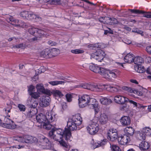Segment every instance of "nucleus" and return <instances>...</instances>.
I'll return each mask as SVG.
<instances>
[{
    "instance_id": "2eb2a0df",
    "label": "nucleus",
    "mask_w": 151,
    "mask_h": 151,
    "mask_svg": "<svg viewBox=\"0 0 151 151\" xmlns=\"http://www.w3.org/2000/svg\"><path fill=\"white\" fill-rule=\"evenodd\" d=\"M36 118L37 122L41 125L43 124L46 122V117L45 115L40 114L36 116Z\"/></svg>"
},
{
    "instance_id": "423d86ee",
    "label": "nucleus",
    "mask_w": 151,
    "mask_h": 151,
    "mask_svg": "<svg viewBox=\"0 0 151 151\" xmlns=\"http://www.w3.org/2000/svg\"><path fill=\"white\" fill-rule=\"evenodd\" d=\"M90 98V96L87 95L79 96L78 100L79 106L82 108L88 105Z\"/></svg>"
},
{
    "instance_id": "412c9836",
    "label": "nucleus",
    "mask_w": 151,
    "mask_h": 151,
    "mask_svg": "<svg viewBox=\"0 0 151 151\" xmlns=\"http://www.w3.org/2000/svg\"><path fill=\"white\" fill-rule=\"evenodd\" d=\"M50 50L47 49L42 51L40 53V56L46 58H50Z\"/></svg>"
},
{
    "instance_id": "79ce46f5",
    "label": "nucleus",
    "mask_w": 151,
    "mask_h": 151,
    "mask_svg": "<svg viewBox=\"0 0 151 151\" xmlns=\"http://www.w3.org/2000/svg\"><path fill=\"white\" fill-rule=\"evenodd\" d=\"M143 132L146 135H149L151 134V129L149 128L145 127L143 129Z\"/></svg>"
},
{
    "instance_id": "9d476101",
    "label": "nucleus",
    "mask_w": 151,
    "mask_h": 151,
    "mask_svg": "<svg viewBox=\"0 0 151 151\" xmlns=\"http://www.w3.org/2000/svg\"><path fill=\"white\" fill-rule=\"evenodd\" d=\"M50 101V99L49 96H43L40 99V105L42 107H46L49 105Z\"/></svg>"
},
{
    "instance_id": "7ed1b4c3",
    "label": "nucleus",
    "mask_w": 151,
    "mask_h": 151,
    "mask_svg": "<svg viewBox=\"0 0 151 151\" xmlns=\"http://www.w3.org/2000/svg\"><path fill=\"white\" fill-rule=\"evenodd\" d=\"M20 16L24 19H35L37 21L41 20V18L30 12L23 11L21 12L20 14Z\"/></svg>"
},
{
    "instance_id": "6e6d98bb",
    "label": "nucleus",
    "mask_w": 151,
    "mask_h": 151,
    "mask_svg": "<svg viewBox=\"0 0 151 151\" xmlns=\"http://www.w3.org/2000/svg\"><path fill=\"white\" fill-rule=\"evenodd\" d=\"M17 25L16 26L22 27L23 28L26 27V24L24 22H22V21H19Z\"/></svg>"
},
{
    "instance_id": "39448f33",
    "label": "nucleus",
    "mask_w": 151,
    "mask_h": 151,
    "mask_svg": "<svg viewBox=\"0 0 151 151\" xmlns=\"http://www.w3.org/2000/svg\"><path fill=\"white\" fill-rule=\"evenodd\" d=\"M18 140L21 142L28 143H36L38 142V139L35 137L28 135H24L18 138Z\"/></svg>"
},
{
    "instance_id": "680f3d73",
    "label": "nucleus",
    "mask_w": 151,
    "mask_h": 151,
    "mask_svg": "<svg viewBox=\"0 0 151 151\" xmlns=\"http://www.w3.org/2000/svg\"><path fill=\"white\" fill-rule=\"evenodd\" d=\"M52 115L51 113H48L47 115L46 116V121H48V120L50 119H51V116H52Z\"/></svg>"
},
{
    "instance_id": "4468645a",
    "label": "nucleus",
    "mask_w": 151,
    "mask_h": 151,
    "mask_svg": "<svg viewBox=\"0 0 151 151\" xmlns=\"http://www.w3.org/2000/svg\"><path fill=\"white\" fill-rule=\"evenodd\" d=\"M118 140L119 144L121 145H124L130 141L129 137L126 135H122L119 137Z\"/></svg>"
},
{
    "instance_id": "a18cd8bd",
    "label": "nucleus",
    "mask_w": 151,
    "mask_h": 151,
    "mask_svg": "<svg viewBox=\"0 0 151 151\" xmlns=\"http://www.w3.org/2000/svg\"><path fill=\"white\" fill-rule=\"evenodd\" d=\"M71 52L74 54H81L83 53L84 51L80 49H75L71 50Z\"/></svg>"
},
{
    "instance_id": "6e6552de",
    "label": "nucleus",
    "mask_w": 151,
    "mask_h": 151,
    "mask_svg": "<svg viewBox=\"0 0 151 151\" xmlns=\"http://www.w3.org/2000/svg\"><path fill=\"white\" fill-rule=\"evenodd\" d=\"M117 130L114 128L110 129L107 134L108 139L112 142H114L118 139Z\"/></svg>"
},
{
    "instance_id": "8fccbe9b",
    "label": "nucleus",
    "mask_w": 151,
    "mask_h": 151,
    "mask_svg": "<svg viewBox=\"0 0 151 151\" xmlns=\"http://www.w3.org/2000/svg\"><path fill=\"white\" fill-rule=\"evenodd\" d=\"M29 95L31 96L32 98L35 99L38 98L40 96L39 93L35 92H33Z\"/></svg>"
},
{
    "instance_id": "de8ad7c7",
    "label": "nucleus",
    "mask_w": 151,
    "mask_h": 151,
    "mask_svg": "<svg viewBox=\"0 0 151 151\" xmlns=\"http://www.w3.org/2000/svg\"><path fill=\"white\" fill-rule=\"evenodd\" d=\"M38 104V100L35 101L31 105H30L29 108L32 109L36 108V107Z\"/></svg>"
},
{
    "instance_id": "f704fd0d",
    "label": "nucleus",
    "mask_w": 151,
    "mask_h": 151,
    "mask_svg": "<svg viewBox=\"0 0 151 151\" xmlns=\"http://www.w3.org/2000/svg\"><path fill=\"white\" fill-rule=\"evenodd\" d=\"M106 142L104 140L101 142H98L97 143H95L93 144V149H95L100 146L105 145Z\"/></svg>"
},
{
    "instance_id": "4c0bfd02",
    "label": "nucleus",
    "mask_w": 151,
    "mask_h": 151,
    "mask_svg": "<svg viewBox=\"0 0 151 151\" xmlns=\"http://www.w3.org/2000/svg\"><path fill=\"white\" fill-rule=\"evenodd\" d=\"M43 126V128L47 130L50 129L53 127V126L48 121L46 122V123H44Z\"/></svg>"
},
{
    "instance_id": "bb28decb",
    "label": "nucleus",
    "mask_w": 151,
    "mask_h": 151,
    "mask_svg": "<svg viewBox=\"0 0 151 151\" xmlns=\"http://www.w3.org/2000/svg\"><path fill=\"white\" fill-rule=\"evenodd\" d=\"M136 137L137 139L143 141L145 139V134L143 132L139 131L136 134Z\"/></svg>"
},
{
    "instance_id": "2f4dec72",
    "label": "nucleus",
    "mask_w": 151,
    "mask_h": 151,
    "mask_svg": "<svg viewBox=\"0 0 151 151\" xmlns=\"http://www.w3.org/2000/svg\"><path fill=\"white\" fill-rule=\"evenodd\" d=\"M100 102L102 104L107 105L111 103L112 101L110 99L104 97L100 99Z\"/></svg>"
},
{
    "instance_id": "c03bdc74",
    "label": "nucleus",
    "mask_w": 151,
    "mask_h": 151,
    "mask_svg": "<svg viewBox=\"0 0 151 151\" xmlns=\"http://www.w3.org/2000/svg\"><path fill=\"white\" fill-rule=\"evenodd\" d=\"M50 4L55 5H59L61 3L60 1L59 0H50Z\"/></svg>"
},
{
    "instance_id": "09e8293b",
    "label": "nucleus",
    "mask_w": 151,
    "mask_h": 151,
    "mask_svg": "<svg viewBox=\"0 0 151 151\" xmlns=\"http://www.w3.org/2000/svg\"><path fill=\"white\" fill-rule=\"evenodd\" d=\"M18 107L19 110L22 111H24L26 110L25 106L23 104H19L18 105Z\"/></svg>"
},
{
    "instance_id": "ea45409f",
    "label": "nucleus",
    "mask_w": 151,
    "mask_h": 151,
    "mask_svg": "<svg viewBox=\"0 0 151 151\" xmlns=\"http://www.w3.org/2000/svg\"><path fill=\"white\" fill-rule=\"evenodd\" d=\"M64 83V81H52L49 82V83L50 84L53 86L57 85L58 84H61L63 83Z\"/></svg>"
},
{
    "instance_id": "37998d69",
    "label": "nucleus",
    "mask_w": 151,
    "mask_h": 151,
    "mask_svg": "<svg viewBox=\"0 0 151 151\" xmlns=\"http://www.w3.org/2000/svg\"><path fill=\"white\" fill-rule=\"evenodd\" d=\"M132 13H134L136 14H141L145 13L144 11H141L139 10L134 9H129Z\"/></svg>"
},
{
    "instance_id": "052dcab7",
    "label": "nucleus",
    "mask_w": 151,
    "mask_h": 151,
    "mask_svg": "<svg viewBox=\"0 0 151 151\" xmlns=\"http://www.w3.org/2000/svg\"><path fill=\"white\" fill-rule=\"evenodd\" d=\"M145 61L146 63H149L151 62V58L150 57H147L145 59Z\"/></svg>"
},
{
    "instance_id": "b1692460",
    "label": "nucleus",
    "mask_w": 151,
    "mask_h": 151,
    "mask_svg": "<svg viewBox=\"0 0 151 151\" xmlns=\"http://www.w3.org/2000/svg\"><path fill=\"white\" fill-rule=\"evenodd\" d=\"M101 68L94 64L90 65L89 66V68L91 70L96 73H99Z\"/></svg>"
},
{
    "instance_id": "e433bc0d",
    "label": "nucleus",
    "mask_w": 151,
    "mask_h": 151,
    "mask_svg": "<svg viewBox=\"0 0 151 151\" xmlns=\"http://www.w3.org/2000/svg\"><path fill=\"white\" fill-rule=\"evenodd\" d=\"M27 46L26 44L25 43H23L19 44L14 45L13 46V47L17 48H21L24 49Z\"/></svg>"
},
{
    "instance_id": "338daca9",
    "label": "nucleus",
    "mask_w": 151,
    "mask_h": 151,
    "mask_svg": "<svg viewBox=\"0 0 151 151\" xmlns=\"http://www.w3.org/2000/svg\"><path fill=\"white\" fill-rule=\"evenodd\" d=\"M50 117H51V119L48 120V122H52L55 119V117L54 115H52Z\"/></svg>"
},
{
    "instance_id": "a211bd4d",
    "label": "nucleus",
    "mask_w": 151,
    "mask_h": 151,
    "mask_svg": "<svg viewBox=\"0 0 151 151\" xmlns=\"http://www.w3.org/2000/svg\"><path fill=\"white\" fill-rule=\"evenodd\" d=\"M134 56L132 54L128 53L124 58V60L126 62L131 63L134 62Z\"/></svg>"
},
{
    "instance_id": "6ab92c4d",
    "label": "nucleus",
    "mask_w": 151,
    "mask_h": 151,
    "mask_svg": "<svg viewBox=\"0 0 151 151\" xmlns=\"http://www.w3.org/2000/svg\"><path fill=\"white\" fill-rule=\"evenodd\" d=\"M109 71L106 70L104 68H101L99 74L101 75L104 78H105L110 79V75H109Z\"/></svg>"
},
{
    "instance_id": "0e129e2a",
    "label": "nucleus",
    "mask_w": 151,
    "mask_h": 151,
    "mask_svg": "<svg viewBox=\"0 0 151 151\" xmlns=\"http://www.w3.org/2000/svg\"><path fill=\"white\" fill-rule=\"evenodd\" d=\"M146 50L148 53L151 54V46L147 47L146 48Z\"/></svg>"
},
{
    "instance_id": "0eeeda50",
    "label": "nucleus",
    "mask_w": 151,
    "mask_h": 151,
    "mask_svg": "<svg viewBox=\"0 0 151 151\" xmlns=\"http://www.w3.org/2000/svg\"><path fill=\"white\" fill-rule=\"evenodd\" d=\"M104 51L98 50L96 52L92 54L91 56V59L93 60H96L98 62H101L104 57Z\"/></svg>"
},
{
    "instance_id": "f03ea898",
    "label": "nucleus",
    "mask_w": 151,
    "mask_h": 151,
    "mask_svg": "<svg viewBox=\"0 0 151 151\" xmlns=\"http://www.w3.org/2000/svg\"><path fill=\"white\" fill-rule=\"evenodd\" d=\"M76 87L82 88L91 91L96 92L102 91V90L104 88V86L95 85L87 83H82L76 86Z\"/></svg>"
},
{
    "instance_id": "c9c22d12",
    "label": "nucleus",
    "mask_w": 151,
    "mask_h": 151,
    "mask_svg": "<svg viewBox=\"0 0 151 151\" xmlns=\"http://www.w3.org/2000/svg\"><path fill=\"white\" fill-rule=\"evenodd\" d=\"M36 88L38 92L41 93L44 92L45 91V88L42 84H38L37 85Z\"/></svg>"
},
{
    "instance_id": "dca6fc26",
    "label": "nucleus",
    "mask_w": 151,
    "mask_h": 151,
    "mask_svg": "<svg viewBox=\"0 0 151 151\" xmlns=\"http://www.w3.org/2000/svg\"><path fill=\"white\" fill-rule=\"evenodd\" d=\"M123 90L127 91L130 93H133L137 95L138 96H140L142 95V93L137 90L132 89V88L127 86H123L122 87Z\"/></svg>"
},
{
    "instance_id": "58836bf2",
    "label": "nucleus",
    "mask_w": 151,
    "mask_h": 151,
    "mask_svg": "<svg viewBox=\"0 0 151 151\" xmlns=\"http://www.w3.org/2000/svg\"><path fill=\"white\" fill-rule=\"evenodd\" d=\"M128 101L131 104H132L133 105V106H134L138 108H141L142 107H143L144 108L145 106H142L139 103H137V102L133 101L132 100H129V101Z\"/></svg>"
},
{
    "instance_id": "393cba45",
    "label": "nucleus",
    "mask_w": 151,
    "mask_h": 151,
    "mask_svg": "<svg viewBox=\"0 0 151 151\" xmlns=\"http://www.w3.org/2000/svg\"><path fill=\"white\" fill-rule=\"evenodd\" d=\"M106 24L111 25L116 24L118 22L116 19L115 18H111L109 17H106Z\"/></svg>"
},
{
    "instance_id": "49530a36",
    "label": "nucleus",
    "mask_w": 151,
    "mask_h": 151,
    "mask_svg": "<svg viewBox=\"0 0 151 151\" xmlns=\"http://www.w3.org/2000/svg\"><path fill=\"white\" fill-rule=\"evenodd\" d=\"M35 37L30 38L29 40V41L31 42H34L39 40L40 36H38V35L35 34Z\"/></svg>"
},
{
    "instance_id": "69168bd1",
    "label": "nucleus",
    "mask_w": 151,
    "mask_h": 151,
    "mask_svg": "<svg viewBox=\"0 0 151 151\" xmlns=\"http://www.w3.org/2000/svg\"><path fill=\"white\" fill-rule=\"evenodd\" d=\"M12 108V106H9L8 107L6 108H4L3 109V111H4L6 113H7V111H9V110H11Z\"/></svg>"
},
{
    "instance_id": "1a4fd4ad",
    "label": "nucleus",
    "mask_w": 151,
    "mask_h": 151,
    "mask_svg": "<svg viewBox=\"0 0 151 151\" xmlns=\"http://www.w3.org/2000/svg\"><path fill=\"white\" fill-rule=\"evenodd\" d=\"M4 122L3 123L2 126L9 129H15L16 127V125L11 119L5 117L4 118Z\"/></svg>"
},
{
    "instance_id": "a878e982",
    "label": "nucleus",
    "mask_w": 151,
    "mask_h": 151,
    "mask_svg": "<svg viewBox=\"0 0 151 151\" xmlns=\"http://www.w3.org/2000/svg\"><path fill=\"white\" fill-rule=\"evenodd\" d=\"M150 146L148 143L145 141H142L139 144V147L141 150H147L149 147Z\"/></svg>"
},
{
    "instance_id": "774afa93",
    "label": "nucleus",
    "mask_w": 151,
    "mask_h": 151,
    "mask_svg": "<svg viewBox=\"0 0 151 151\" xmlns=\"http://www.w3.org/2000/svg\"><path fill=\"white\" fill-rule=\"evenodd\" d=\"M130 81L132 83L138 84V82L135 80L131 79L130 80Z\"/></svg>"
},
{
    "instance_id": "72a5a7b5",
    "label": "nucleus",
    "mask_w": 151,
    "mask_h": 151,
    "mask_svg": "<svg viewBox=\"0 0 151 151\" xmlns=\"http://www.w3.org/2000/svg\"><path fill=\"white\" fill-rule=\"evenodd\" d=\"M135 69L137 72L140 73H143L145 71L144 67L141 65H136Z\"/></svg>"
},
{
    "instance_id": "13d9d810",
    "label": "nucleus",
    "mask_w": 151,
    "mask_h": 151,
    "mask_svg": "<svg viewBox=\"0 0 151 151\" xmlns=\"http://www.w3.org/2000/svg\"><path fill=\"white\" fill-rule=\"evenodd\" d=\"M66 98L68 101L70 102L71 101L72 96L71 95L67 94L66 95Z\"/></svg>"
},
{
    "instance_id": "473e14b6",
    "label": "nucleus",
    "mask_w": 151,
    "mask_h": 151,
    "mask_svg": "<svg viewBox=\"0 0 151 151\" xmlns=\"http://www.w3.org/2000/svg\"><path fill=\"white\" fill-rule=\"evenodd\" d=\"M8 22L13 25L17 26V23H18L19 21L15 19L12 16H10L7 18Z\"/></svg>"
},
{
    "instance_id": "9b49d317",
    "label": "nucleus",
    "mask_w": 151,
    "mask_h": 151,
    "mask_svg": "<svg viewBox=\"0 0 151 151\" xmlns=\"http://www.w3.org/2000/svg\"><path fill=\"white\" fill-rule=\"evenodd\" d=\"M100 86H104V88L102 89V91L104 89H106L108 91L112 93H116L118 91V86L116 85H101Z\"/></svg>"
},
{
    "instance_id": "f257e3e1",
    "label": "nucleus",
    "mask_w": 151,
    "mask_h": 151,
    "mask_svg": "<svg viewBox=\"0 0 151 151\" xmlns=\"http://www.w3.org/2000/svg\"><path fill=\"white\" fill-rule=\"evenodd\" d=\"M82 121V118L79 114L73 115L69 119L67 122V126L68 128H65L63 131L61 129H57L54 127L49 132V136L51 138L59 142L61 146L65 148L66 150H69V146L62 139L63 137L65 135V139L67 141H71V134L70 131L76 130L77 126L81 124Z\"/></svg>"
},
{
    "instance_id": "aec40b11",
    "label": "nucleus",
    "mask_w": 151,
    "mask_h": 151,
    "mask_svg": "<svg viewBox=\"0 0 151 151\" xmlns=\"http://www.w3.org/2000/svg\"><path fill=\"white\" fill-rule=\"evenodd\" d=\"M99 122L102 124H106L108 121V117L105 114H101L100 118H99Z\"/></svg>"
},
{
    "instance_id": "e2e57ef3",
    "label": "nucleus",
    "mask_w": 151,
    "mask_h": 151,
    "mask_svg": "<svg viewBox=\"0 0 151 151\" xmlns=\"http://www.w3.org/2000/svg\"><path fill=\"white\" fill-rule=\"evenodd\" d=\"M145 13H142L143 14V17H146L147 18H150V14H149V13L146 12H145L144 11Z\"/></svg>"
},
{
    "instance_id": "cd10ccee",
    "label": "nucleus",
    "mask_w": 151,
    "mask_h": 151,
    "mask_svg": "<svg viewBox=\"0 0 151 151\" xmlns=\"http://www.w3.org/2000/svg\"><path fill=\"white\" fill-rule=\"evenodd\" d=\"M119 72L117 70H112V71H109V75H110V79L116 78L119 75Z\"/></svg>"
},
{
    "instance_id": "864d4df0",
    "label": "nucleus",
    "mask_w": 151,
    "mask_h": 151,
    "mask_svg": "<svg viewBox=\"0 0 151 151\" xmlns=\"http://www.w3.org/2000/svg\"><path fill=\"white\" fill-rule=\"evenodd\" d=\"M44 34V32L41 29H37V31H36V34H35L38 35V36H40V38L41 35Z\"/></svg>"
},
{
    "instance_id": "bf43d9fd",
    "label": "nucleus",
    "mask_w": 151,
    "mask_h": 151,
    "mask_svg": "<svg viewBox=\"0 0 151 151\" xmlns=\"http://www.w3.org/2000/svg\"><path fill=\"white\" fill-rule=\"evenodd\" d=\"M42 93L46 94L48 96L51 95V92H50V91L49 90L45 89V91L44 92H42Z\"/></svg>"
},
{
    "instance_id": "a19ab883",
    "label": "nucleus",
    "mask_w": 151,
    "mask_h": 151,
    "mask_svg": "<svg viewBox=\"0 0 151 151\" xmlns=\"http://www.w3.org/2000/svg\"><path fill=\"white\" fill-rule=\"evenodd\" d=\"M110 148L111 151H121L119 147L115 145H111Z\"/></svg>"
},
{
    "instance_id": "c85d7f7f",
    "label": "nucleus",
    "mask_w": 151,
    "mask_h": 151,
    "mask_svg": "<svg viewBox=\"0 0 151 151\" xmlns=\"http://www.w3.org/2000/svg\"><path fill=\"white\" fill-rule=\"evenodd\" d=\"M126 134L128 136H132L134 134V130L132 127H127L124 129Z\"/></svg>"
},
{
    "instance_id": "5fc2aeb1",
    "label": "nucleus",
    "mask_w": 151,
    "mask_h": 151,
    "mask_svg": "<svg viewBox=\"0 0 151 151\" xmlns=\"http://www.w3.org/2000/svg\"><path fill=\"white\" fill-rule=\"evenodd\" d=\"M35 89V87L32 85H30L28 87V91L29 94L32 93Z\"/></svg>"
},
{
    "instance_id": "20e7f679",
    "label": "nucleus",
    "mask_w": 151,
    "mask_h": 151,
    "mask_svg": "<svg viewBox=\"0 0 151 151\" xmlns=\"http://www.w3.org/2000/svg\"><path fill=\"white\" fill-rule=\"evenodd\" d=\"M99 124L96 122L94 120H93L91 121L87 127V130L90 134H94L99 130Z\"/></svg>"
},
{
    "instance_id": "4d7b16f0",
    "label": "nucleus",
    "mask_w": 151,
    "mask_h": 151,
    "mask_svg": "<svg viewBox=\"0 0 151 151\" xmlns=\"http://www.w3.org/2000/svg\"><path fill=\"white\" fill-rule=\"evenodd\" d=\"M106 17H101L99 19V20L100 22L106 24Z\"/></svg>"
},
{
    "instance_id": "f8f14e48",
    "label": "nucleus",
    "mask_w": 151,
    "mask_h": 151,
    "mask_svg": "<svg viewBox=\"0 0 151 151\" xmlns=\"http://www.w3.org/2000/svg\"><path fill=\"white\" fill-rule=\"evenodd\" d=\"M114 101L117 104H123L128 101L129 99L122 96L117 95L114 97Z\"/></svg>"
},
{
    "instance_id": "f3484780",
    "label": "nucleus",
    "mask_w": 151,
    "mask_h": 151,
    "mask_svg": "<svg viewBox=\"0 0 151 151\" xmlns=\"http://www.w3.org/2000/svg\"><path fill=\"white\" fill-rule=\"evenodd\" d=\"M120 122L122 125L127 126L130 124V119L129 116H124L121 118Z\"/></svg>"
},
{
    "instance_id": "5701e85b",
    "label": "nucleus",
    "mask_w": 151,
    "mask_h": 151,
    "mask_svg": "<svg viewBox=\"0 0 151 151\" xmlns=\"http://www.w3.org/2000/svg\"><path fill=\"white\" fill-rule=\"evenodd\" d=\"M29 111L27 114V116L29 118L35 116L37 113V108H32L29 107Z\"/></svg>"
},
{
    "instance_id": "7c9ffc66",
    "label": "nucleus",
    "mask_w": 151,
    "mask_h": 151,
    "mask_svg": "<svg viewBox=\"0 0 151 151\" xmlns=\"http://www.w3.org/2000/svg\"><path fill=\"white\" fill-rule=\"evenodd\" d=\"M50 58L56 56L59 53V50L58 49L53 48L50 49Z\"/></svg>"
},
{
    "instance_id": "4be33fe9",
    "label": "nucleus",
    "mask_w": 151,
    "mask_h": 151,
    "mask_svg": "<svg viewBox=\"0 0 151 151\" xmlns=\"http://www.w3.org/2000/svg\"><path fill=\"white\" fill-rule=\"evenodd\" d=\"M40 142L42 145L50 147L51 145V142L47 138L44 137L40 139Z\"/></svg>"
},
{
    "instance_id": "603ef678",
    "label": "nucleus",
    "mask_w": 151,
    "mask_h": 151,
    "mask_svg": "<svg viewBox=\"0 0 151 151\" xmlns=\"http://www.w3.org/2000/svg\"><path fill=\"white\" fill-rule=\"evenodd\" d=\"M37 30V28H31L29 29V32L31 35H35V34H36V32Z\"/></svg>"
},
{
    "instance_id": "ddd939ff",
    "label": "nucleus",
    "mask_w": 151,
    "mask_h": 151,
    "mask_svg": "<svg viewBox=\"0 0 151 151\" xmlns=\"http://www.w3.org/2000/svg\"><path fill=\"white\" fill-rule=\"evenodd\" d=\"M88 105L90 106V108L94 109L96 113H98L99 109L98 108V103L96 99L94 98H91Z\"/></svg>"
},
{
    "instance_id": "3c124183",
    "label": "nucleus",
    "mask_w": 151,
    "mask_h": 151,
    "mask_svg": "<svg viewBox=\"0 0 151 151\" xmlns=\"http://www.w3.org/2000/svg\"><path fill=\"white\" fill-rule=\"evenodd\" d=\"M132 32H133L137 33L138 34H140L142 36H143L144 35L143 31L139 30L137 28H136L134 30H132Z\"/></svg>"
},
{
    "instance_id": "c756f323",
    "label": "nucleus",
    "mask_w": 151,
    "mask_h": 151,
    "mask_svg": "<svg viewBox=\"0 0 151 151\" xmlns=\"http://www.w3.org/2000/svg\"><path fill=\"white\" fill-rule=\"evenodd\" d=\"M134 62L137 65H141L144 62V60L142 57L137 56L134 58Z\"/></svg>"
}]
</instances>
